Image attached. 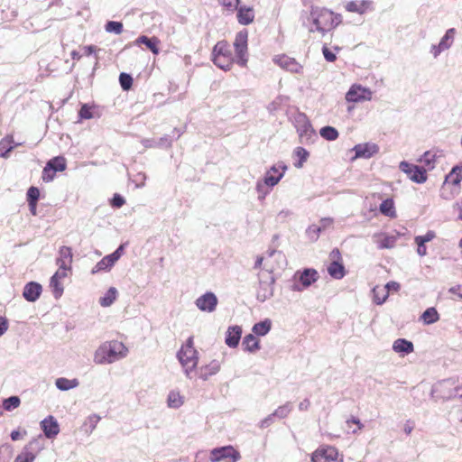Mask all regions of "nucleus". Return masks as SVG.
<instances>
[{
	"mask_svg": "<svg viewBox=\"0 0 462 462\" xmlns=\"http://www.w3.org/2000/svg\"><path fill=\"white\" fill-rule=\"evenodd\" d=\"M309 21L311 23L309 31L310 32H318L324 36L341 23L342 17L340 14H334L327 8L312 6Z\"/></svg>",
	"mask_w": 462,
	"mask_h": 462,
	"instance_id": "obj_1",
	"label": "nucleus"
},
{
	"mask_svg": "<svg viewBox=\"0 0 462 462\" xmlns=\"http://www.w3.org/2000/svg\"><path fill=\"white\" fill-rule=\"evenodd\" d=\"M128 349L119 341L113 340L102 344L95 352L94 362L97 365L112 364L124 358Z\"/></svg>",
	"mask_w": 462,
	"mask_h": 462,
	"instance_id": "obj_2",
	"label": "nucleus"
},
{
	"mask_svg": "<svg viewBox=\"0 0 462 462\" xmlns=\"http://www.w3.org/2000/svg\"><path fill=\"white\" fill-rule=\"evenodd\" d=\"M294 125L299 135L300 143L303 144H310L317 140V134L310 120L304 114H298L295 116Z\"/></svg>",
	"mask_w": 462,
	"mask_h": 462,
	"instance_id": "obj_3",
	"label": "nucleus"
},
{
	"mask_svg": "<svg viewBox=\"0 0 462 462\" xmlns=\"http://www.w3.org/2000/svg\"><path fill=\"white\" fill-rule=\"evenodd\" d=\"M177 358L183 367L186 376L192 379L199 362L198 351L196 349H180L177 353Z\"/></svg>",
	"mask_w": 462,
	"mask_h": 462,
	"instance_id": "obj_4",
	"label": "nucleus"
},
{
	"mask_svg": "<svg viewBox=\"0 0 462 462\" xmlns=\"http://www.w3.org/2000/svg\"><path fill=\"white\" fill-rule=\"evenodd\" d=\"M247 41V30H241L236 34L234 48L236 57V63L240 67H245L248 61Z\"/></svg>",
	"mask_w": 462,
	"mask_h": 462,
	"instance_id": "obj_5",
	"label": "nucleus"
},
{
	"mask_svg": "<svg viewBox=\"0 0 462 462\" xmlns=\"http://www.w3.org/2000/svg\"><path fill=\"white\" fill-rule=\"evenodd\" d=\"M294 278L296 282L293 283L291 290L293 291H302L318 281L319 273L313 268H305L301 272L298 271Z\"/></svg>",
	"mask_w": 462,
	"mask_h": 462,
	"instance_id": "obj_6",
	"label": "nucleus"
},
{
	"mask_svg": "<svg viewBox=\"0 0 462 462\" xmlns=\"http://www.w3.org/2000/svg\"><path fill=\"white\" fill-rule=\"evenodd\" d=\"M373 97V92L370 88L363 87L360 84H353L346 93V100L348 103H360L370 101Z\"/></svg>",
	"mask_w": 462,
	"mask_h": 462,
	"instance_id": "obj_7",
	"label": "nucleus"
},
{
	"mask_svg": "<svg viewBox=\"0 0 462 462\" xmlns=\"http://www.w3.org/2000/svg\"><path fill=\"white\" fill-rule=\"evenodd\" d=\"M399 169L415 183L421 184L427 180V173L422 167L402 161L400 162Z\"/></svg>",
	"mask_w": 462,
	"mask_h": 462,
	"instance_id": "obj_8",
	"label": "nucleus"
},
{
	"mask_svg": "<svg viewBox=\"0 0 462 462\" xmlns=\"http://www.w3.org/2000/svg\"><path fill=\"white\" fill-rule=\"evenodd\" d=\"M288 167L283 162H278L273 165L264 174L263 180L269 188L276 186L283 178Z\"/></svg>",
	"mask_w": 462,
	"mask_h": 462,
	"instance_id": "obj_9",
	"label": "nucleus"
},
{
	"mask_svg": "<svg viewBox=\"0 0 462 462\" xmlns=\"http://www.w3.org/2000/svg\"><path fill=\"white\" fill-rule=\"evenodd\" d=\"M241 456L237 450L232 446H224L213 448L210 451L209 459L211 462H219L226 458H230L231 462H236L240 459Z\"/></svg>",
	"mask_w": 462,
	"mask_h": 462,
	"instance_id": "obj_10",
	"label": "nucleus"
},
{
	"mask_svg": "<svg viewBox=\"0 0 462 462\" xmlns=\"http://www.w3.org/2000/svg\"><path fill=\"white\" fill-rule=\"evenodd\" d=\"M273 62L282 69L291 73L301 75L303 73V66L294 58L288 55H276L273 59Z\"/></svg>",
	"mask_w": 462,
	"mask_h": 462,
	"instance_id": "obj_11",
	"label": "nucleus"
},
{
	"mask_svg": "<svg viewBox=\"0 0 462 462\" xmlns=\"http://www.w3.org/2000/svg\"><path fill=\"white\" fill-rule=\"evenodd\" d=\"M218 299L212 291H207L195 300L196 307L203 312L212 313L217 310Z\"/></svg>",
	"mask_w": 462,
	"mask_h": 462,
	"instance_id": "obj_12",
	"label": "nucleus"
},
{
	"mask_svg": "<svg viewBox=\"0 0 462 462\" xmlns=\"http://www.w3.org/2000/svg\"><path fill=\"white\" fill-rule=\"evenodd\" d=\"M268 272L267 280L263 281V276H259V288L257 290L256 298L261 302L265 301L273 295L274 277L272 275V270Z\"/></svg>",
	"mask_w": 462,
	"mask_h": 462,
	"instance_id": "obj_13",
	"label": "nucleus"
},
{
	"mask_svg": "<svg viewBox=\"0 0 462 462\" xmlns=\"http://www.w3.org/2000/svg\"><path fill=\"white\" fill-rule=\"evenodd\" d=\"M338 451L332 446L317 449L311 456L312 462H334L337 460Z\"/></svg>",
	"mask_w": 462,
	"mask_h": 462,
	"instance_id": "obj_14",
	"label": "nucleus"
},
{
	"mask_svg": "<svg viewBox=\"0 0 462 462\" xmlns=\"http://www.w3.org/2000/svg\"><path fill=\"white\" fill-rule=\"evenodd\" d=\"M356 158L369 159L379 152V147L374 143H358L354 146Z\"/></svg>",
	"mask_w": 462,
	"mask_h": 462,
	"instance_id": "obj_15",
	"label": "nucleus"
},
{
	"mask_svg": "<svg viewBox=\"0 0 462 462\" xmlns=\"http://www.w3.org/2000/svg\"><path fill=\"white\" fill-rule=\"evenodd\" d=\"M221 368V363L218 360H212L209 364L200 366L194 374H197L199 378L203 381L208 380L210 376L215 375L219 372Z\"/></svg>",
	"mask_w": 462,
	"mask_h": 462,
	"instance_id": "obj_16",
	"label": "nucleus"
},
{
	"mask_svg": "<svg viewBox=\"0 0 462 462\" xmlns=\"http://www.w3.org/2000/svg\"><path fill=\"white\" fill-rule=\"evenodd\" d=\"M41 428L48 439L56 437L60 432V426L57 420L50 415L41 421Z\"/></svg>",
	"mask_w": 462,
	"mask_h": 462,
	"instance_id": "obj_17",
	"label": "nucleus"
},
{
	"mask_svg": "<svg viewBox=\"0 0 462 462\" xmlns=\"http://www.w3.org/2000/svg\"><path fill=\"white\" fill-rule=\"evenodd\" d=\"M42 291V287L39 282H30L25 284L23 291V298L29 302L36 301Z\"/></svg>",
	"mask_w": 462,
	"mask_h": 462,
	"instance_id": "obj_18",
	"label": "nucleus"
},
{
	"mask_svg": "<svg viewBox=\"0 0 462 462\" xmlns=\"http://www.w3.org/2000/svg\"><path fill=\"white\" fill-rule=\"evenodd\" d=\"M72 259V249L69 246L63 245L59 250V256L56 259V263L60 269L71 268Z\"/></svg>",
	"mask_w": 462,
	"mask_h": 462,
	"instance_id": "obj_19",
	"label": "nucleus"
},
{
	"mask_svg": "<svg viewBox=\"0 0 462 462\" xmlns=\"http://www.w3.org/2000/svg\"><path fill=\"white\" fill-rule=\"evenodd\" d=\"M242 335V328L239 326H231L227 328L226 333L225 343L229 347H236L239 344Z\"/></svg>",
	"mask_w": 462,
	"mask_h": 462,
	"instance_id": "obj_20",
	"label": "nucleus"
},
{
	"mask_svg": "<svg viewBox=\"0 0 462 462\" xmlns=\"http://www.w3.org/2000/svg\"><path fill=\"white\" fill-rule=\"evenodd\" d=\"M374 242L379 249H390L395 245L396 237L386 234H375L373 236Z\"/></svg>",
	"mask_w": 462,
	"mask_h": 462,
	"instance_id": "obj_21",
	"label": "nucleus"
},
{
	"mask_svg": "<svg viewBox=\"0 0 462 462\" xmlns=\"http://www.w3.org/2000/svg\"><path fill=\"white\" fill-rule=\"evenodd\" d=\"M371 2L368 0H356L348 2L346 5V9L351 13H356L359 14H365L369 8Z\"/></svg>",
	"mask_w": 462,
	"mask_h": 462,
	"instance_id": "obj_22",
	"label": "nucleus"
},
{
	"mask_svg": "<svg viewBox=\"0 0 462 462\" xmlns=\"http://www.w3.org/2000/svg\"><path fill=\"white\" fill-rule=\"evenodd\" d=\"M237 20L239 23L247 25L250 24L254 18L253 8L247 6L237 7Z\"/></svg>",
	"mask_w": 462,
	"mask_h": 462,
	"instance_id": "obj_23",
	"label": "nucleus"
},
{
	"mask_svg": "<svg viewBox=\"0 0 462 462\" xmlns=\"http://www.w3.org/2000/svg\"><path fill=\"white\" fill-rule=\"evenodd\" d=\"M393 349L396 353L410 354L413 352L414 347L411 341L405 338H398L393 342Z\"/></svg>",
	"mask_w": 462,
	"mask_h": 462,
	"instance_id": "obj_24",
	"label": "nucleus"
},
{
	"mask_svg": "<svg viewBox=\"0 0 462 462\" xmlns=\"http://www.w3.org/2000/svg\"><path fill=\"white\" fill-rule=\"evenodd\" d=\"M328 274L334 279H342L345 274V267L337 260H333L328 266Z\"/></svg>",
	"mask_w": 462,
	"mask_h": 462,
	"instance_id": "obj_25",
	"label": "nucleus"
},
{
	"mask_svg": "<svg viewBox=\"0 0 462 462\" xmlns=\"http://www.w3.org/2000/svg\"><path fill=\"white\" fill-rule=\"evenodd\" d=\"M137 44H144L153 54H158L160 50L158 48L159 40L155 37L149 38L142 35L136 40Z\"/></svg>",
	"mask_w": 462,
	"mask_h": 462,
	"instance_id": "obj_26",
	"label": "nucleus"
},
{
	"mask_svg": "<svg viewBox=\"0 0 462 462\" xmlns=\"http://www.w3.org/2000/svg\"><path fill=\"white\" fill-rule=\"evenodd\" d=\"M272 328V321L269 319H265L263 321L255 323L253 326L252 331L256 336L263 337L269 333Z\"/></svg>",
	"mask_w": 462,
	"mask_h": 462,
	"instance_id": "obj_27",
	"label": "nucleus"
},
{
	"mask_svg": "<svg viewBox=\"0 0 462 462\" xmlns=\"http://www.w3.org/2000/svg\"><path fill=\"white\" fill-rule=\"evenodd\" d=\"M244 349L248 352H255L260 348L259 340L255 337L254 334L246 335L242 343Z\"/></svg>",
	"mask_w": 462,
	"mask_h": 462,
	"instance_id": "obj_28",
	"label": "nucleus"
},
{
	"mask_svg": "<svg viewBox=\"0 0 462 462\" xmlns=\"http://www.w3.org/2000/svg\"><path fill=\"white\" fill-rule=\"evenodd\" d=\"M212 55H213V57L224 56L226 58H233L231 51L229 49V45L225 41L218 42L214 46Z\"/></svg>",
	"mask_w": 462,
	"mask_h": 462,
	"instance_id": "obj_29",
	"label": "nucleus"
},
{
	"mask_svg": "<svg viewBox=\"0 0 462 462\" xmlns=\"http://www.w3.org/2000/svg\"><path fill=\"white\" fill-rule=\"evenodd\" d=\"M420 319L425 325H430L439 319V314L434 307H430L424 310Z\"/></svg>",
	"mask_w": 462,
	"mask_h": 462,
	"instance_id": "obj_30",
	"label": "nucleus"
},
{
	"mask_svg": "<svg viewBox=\"0 0 462 462\" xmlns=\"http://www.w3.org/2000/svg\"><path fill=\"white\" fill-rule=\"evenodd\" d=\"M78 379H68L65 377H60L56 379L55 385L60 391H69L70 389L76 388L79 385Z\"/></svg>",
	"mask_w": 462,
	"mask_h": 462,
	"instance_id": "obj_31",
	"label": "nucleus"
},
{
	"mask_svg": "<svg viewBox=\"0 0 462 462\" xmlns=\"http://www.w3.org/2000/svg\"><path fill=\"white\" fill-rule=\"evenodd\" d=\"M380 212L390 217H394L396 216V211L394 208V202L393 199H386L383 200L379 207Z\"/></svg>",
	"mask_w": 462,
	"mask_h": 462,
	"instance_id": "obj_32",
	"label": "nucleus"
},
{
	"mask_svg": "<svg viewBox=\"0 0 462 462\" xmlns=\"http://www.w3.org/2000/svg\"><path fill=\"white\" fill-rule=\"evenodd\" d=\"M117 297V290L115 287H110L104 296H102L99 299V304L102 307H109L111 306L114 301L116 300Z\"/></svg>",
	"mask_w": 462,
	"mask_h": 462,
	"instance_id": "obj_33",
	"label": "nucleus"
},
{
	"mask_svg": "<svg viewBox=\"0 0 462 462\" xmlns=\"http://www.w3.org/2000/svg\"><path fill=\"white\" fill-rule=\"evenodd\" d=\"M14 139L12 135H8L0 141V157H8L10 152L14 149L12 145Z\"/></svg>",
	"mask_w": 462,
	"mask_h": 462,
	"instance_id": "obj_34",
	"label": "nucleus"
},
{
	"mask_svg": "<svg viewBox=\"0 0 462 462\" xmlns=\"http://www.w3.org/2000/svg\"><path fill=\"white\" fill-rule=\"evenodd\" d=\"M115 263L108 255L103 257L91 270L92 274H96L99 272H106L111 269Z\"/></svg>",
	"mask_w": 462,
	"mask_h": 462,
	"instance_id": "obj_35",
	"label": "nucleus"
},
{
	"mask_svg": "<svg viewBox=\"0 0 462 462\" xmlns=\"http://www.w3.org/2000/svg\"><path fill=\"white\" fill-rule=\"evenodd\" d=\"M168 406L170 408L178 409L183 404V396L179 392L171 391L167 399Z\"/></svg>",
	"mask_w": 462,
	"mask_h": 462,
	"instance_id": "obj_36",
	"label": "nucleus"
},
{
	"mask_svg": "<svg viewBox=\"0 0 462 462\" xmlns=\"http://www.w3.org/2000/svg\"><path fill=\"white\" fill-rule=\"evenodd\" d=\"M214 64L219 69L227 71L230 70L234 62V58H226L224 56L213 57Z\"/></svg>",
	"mask_w": 462,
	"mask_h": 462,
	"instance_id": "obj_37",
	"label": "nucleus"
},
{
	"mask_svg": "<svg viewBox=\"0 0 462 462\" xmlns=\"http://www.w3.org/2000/svg\"><path fill=\"white\" fill-rule=\"evenodd\" d=\"M462 164L456 165L447 175L446 181H450L454 185H458L462 180Z\"/></svg>",
	"mask_w": 462,
	"mask_h": 462,
	"instance_id": "obj_38",
	"label": "nucleus"
},
{
	"mask_svg": "<svg viewBox=\"0 0 462 462\" xmlns=\"http://www.w3.org/2000/svg\"><path fill=\"white\" fill-rule=\"evenodd\" d=\"M373 300L377 305H382L384 303L388 298V292L385 289H383L382 287L375 286L373 290Z\"/></svg>",
	"mask_w": 462,
	"mask_h": 462,
	"instance_id": "obj_39",
	"label": "nucleus"
},
{
	"mask_svg": "<svg viewBox=\"0 0 462 462\" xmlns=\"http://www.w3.org/2000/svg\"><path fill=\"white\" fill-rule=\"evenodd\" d=\"M455 33H456L455 28H450L446 31L444 36L440 39V42L439 43L442 49H444L446 51L451 47V45L453 44V42H454Z\"/></svg>",
	"mask_w": 462,
	"mask_h": 462,
	"instance_id": "obj_40",
	"label": "nucleus"
},
{
	"mask_svg": "<svg viewBox=\"0 0 462 462\" xmlns=\"http://www.w3.org/2000/svg\"><path fill=\"white\" fill-rule=\"evenodd\" d=\"M33 443H30L29 447H26L14 459V462H33L35 459V454L30 450Z\"/></svg>",
	"mask_w": 462,
	"mask_h": 462,
	"instance_id": "obj_41",
	"label": "nucleus"
},
{
	"mask_svg": "<svg viewBox=\"0 0 462 462\" xmlns=\"http://www.w3.org/2000/svg\"><path fill=\"white\" fill-rule=\"evenodd\" d=\"M54 172L62 171L66 169V160L62 156H57L51 159L46 163Z\"/></svg>",
	"mask_w": 462,
	"mask_h": 462,
	"instance_id": "obj_42",
	"label": "nucleus"
},
{
	"mask_svg": "<svg viewBox=\"0 0 462 462\" xmlns=\"http://www.w3.org/2000/svg\"><path fill=\"white\" fill-rule=\"evenodd\" d=\"M293 154L298 158V162H294V166L298 169L303 166V163L308 160L310 155L305 148L300 146L294 150Z\"/></svg>",
	"mask_w": 462,
	"mask_h": 462,
	"instance_id": "obj_43",
	"label": "nucleus"
},
{
	"mask_svg": "<svg viewBox=\"0 0 462 462\" xmlns=\"http://www.w3.org/2000/svg\"><path fill=\"white\" fill-rule=\"evenodd\" d=\"M319 134L322 138L328 141H335L338 137L337 130L333 126H324L320 129Z\"/></svg>",
	"mask_w": 462,
	"mask_h": 462,
	"instance_id": "obj_44",
	"label": "nucleus"
},
{
	"mask_svg": "<svg viewBox=\"0 0 462 462\" xmlns=\"http://www.w3.org/2000/svg\"><path fill=\"white\" fill-rule=\"evenodd\" d=\"M293 409V405L291 402H287L283 405L279 406L274 411L273 415H275L278 419H284L288 417L291 411Z\"/></svg>",
	"mask_w": 462,
	"mask_h": 462,
	"instance_id": "obj_45",
	"label": "nucleus"
},
{
	"mask_svg": "<svg viewBox=\"0 0 462 462\" xmlns=\"http://www.w3.org/2000/svg\"><path fill=\"white\" fill-rule=\"evenodd\" d=\"M346 423L348 427V432H351L353 434H357L359 430H361L364 428V424L358 418L356 417H351L349 420L346 421Z\"/></svg>",
	"mask_w": 462,
	"mask_h": 462,
	"instance_id": "obj_46",
	"label": "nucleus"
},
{
	"mask_svg": "<svg viewBox=\"0 0 462 462\" xmlns=\"http://www.w3.org/2000/svg\"><path fill=\"white\" fill-rule=\"evenodd\" d=\"M50 287L52 290L53 295L56 299L60 298L63 293V286L60 282V280L54 275L51 276L50 281Z\"/></svg>",
	"mask_w": 462,
	"mask_h": 462,
	"instance_id": "obj_47",
	"label": "nucleus"
},
{
	"mask_svg": "<svg viewBox=\"0 0 462 462\" xmlns=\"http://www.w3.org/2000/svg\"><path fill=\"white\" fill-rule=\"evenodd\" d=\"M21 403L18 396H11L4 400L3 407L5 411H11L16 409Z\"/></svg>",
	"mask_w": 462,
	"mask_h": 462,
	"instance_id": "obj_48",
	"label": "nucleus"
},
{
	"mask_svg": "<svg viewBox=\"0 0 462 462\" xmlns=\"http://www.w3.org/2000/svg\"><path fill=\"white\" fill-rule=\"evenodd\" d=\"M106 32L120 34L123 32V23L116 21H109L105 25Z\"/></svg>",
	"mask_w": 462,
	"mask_h": 462,
	"instance_id": "obj_49",
	"label": "nucleus"
},
{
	"mask_svg": "<svg viewBox=\"0 0 462 462\" xmlns=\"http://www.w3.org/2000/svg\"><path fill=\"white\" fill-rule=\"evenodd\" d=\"M272 188L267 187L264 184V180H258L256 182L255 189L258 193L259 199H264V198L270 193Z\"/></svg>",
	"mask_w": 462,
	"mask_h": 462,
	"instance_id": "obj_50",
	"label": "nucleus"
},
{
	"mask_svg": "<svg viewBox=\"0 0 462 462\" xmlns=\"http://www.w3.org/2000/svg\"><path fill=\"white\" fill-rule=\"evenodd\" d=\"M321 231L322 227H319L317 225H311L307 228L306 235L310 241L315 242L318 240Z\"/></svg>",
	"mask_w": 462,
	"mask_h": 462,
	"instance_id": "obj_51",
	"label": "nucleus"
},
{
	"mask_svg": "<svg viewBox=\"0 0 462 462\" xmlns=\"http://www.w3.org/2000/svg\"><path fill=\"white\" fill-rule=\"evenodd\" d=\"M119 82H120L121 88L124 90H129L133 85V78L131 77V75L122 72L119 75Z\"/></svg>",
	"mask_w": 462,
	"mask_h": 462,
	"instance_id": "obj_52",
	"label": "nucleus"
},
{
	"mask_svg": "<svg viewBox=\"0 0 462 462\" xmlns=\"http://www.w3.org/2000/svg\"><path fill=\"white\" fill-rule=\"evenodd\" d=\"M27 201L37 203L40 198V190L36 187H30L27 190Z\"/></svg>",
	"mask_w": 462,
	"mask_h": 462,
	"instance_id": "obj_53",
	"label": "nucleus"
},
{
	"mask_svg": "<svg viewBox=\"0 0 462 462\" xmlns=\"http://www.w3.org/2000/svg\"><path fill=\"white\" fill-rule=\"evenodd\" d=\"M219 4L227 11L234 12L237 9L239 0H218Z\"/></svg>",
	"mask_w": 462,
	"mask_h": 462,
	"instance_id": "obj_54",
	"label": "nucleus"
},
{
	"mask_svg": "<svg viewBox=\"0 0 462 462\" xmlns=\"http://www.w3.org/2000/svg\"><path fill=\"white\" fill-rule=\"evenodd\" d=\"M436 237V234L432 230H429L425 235L423 236H417L414 238L415 242H421L423 244H426L428 242H430Z\"/></svg>",
	"mask_w": 462,
	"mask_h": 462,
	"instance_id": "obj_55",
	"label": "nucleus"
},
{
	"mask_svg": "<svg viewBox=\"0 0 462 462\" xmlns=\"http://www.w3.org/2000/svg\"><path fill=\"white\" fill-rule=\"evenodd\" d=\"M79 116L80 118L82 119H91L94 117L92 112H91V107L88 106L87 104H84L80 109H79Z\"/></svg>",
	"mask_w": 462,
	"mask_h": 462,
	"instance_id": "obj_56",
	"label": "nucleus"
},
{
	"mask_svg": "<svg viewBox=\"0 0 462 462\" xmlns=\"http://www.w3.org/2000/svg\"><path fill=\"white\" fill-rule=\"evenodd\" d=\"M55 173L47 164L46 166L43 168V171H42V179L43 181L45 182H50L51 180H53L54 177H55Z\"/></svg>",
	"mask_w": 462,
	"mask_h": 462,
	"instance_id": "obj_57",
	"label": "nucleus"
},
{
	"mask_svg": "<svg viewBox=\"0 0 462 462\" xmlns=\"http://www.w3.org/2000/svg\"><path fill=\"white\" fill-rule=\"evenodd\" d=\"M125 203V199L119 194H114L111 199V205L114 208H120Z\"/></svg>",
	"mask_w": 462,
	"mask_h": 462,
	"instance_id": "obj_58",
	"label": "nucleus"
},
{
	"mask_svg": "<svg viewBox=\"0 0 462 462\" xmlns=\"http://www.w3.org/2000/svg\"><path fill=\"white\" fill-rule=\"evenodd\" d=\"M322 53L324 55L325 60L328 62H333L337 59L336 54L333 51H331L326 45L322 47Z\"/></svg>",
	"mask_w": 462,
	"mask_h": 462,
	"instance_id": "obj_59",
	"label": "nucleus"
},
{
	"mask_svg": "<svg viewBox=\"0 0 462 462\" xmlns=\"http://www.w3.org/2000/svg\"><path fill=\"white\" fill-rule=\"evenodd\" d=\"M99 420H100V417H98L97 415H93L88 419V421L86 422V426L88 427L90 432H92L96 429L97 424L99 421Z\"/></svg>",
	"mask_w": 462,
	"mask_h": 462,
	"instance_id": "obj_60",
	"label": "nucleus"
},
{
	"mask_svg": "<svg viewBox=\"0 0 462 462\" xmlns=\"http://www.w3.org/2000/svg\"><path fill=\"white\" fill-rule=\"evenodd\" d=\"M274 418L275 415H273V412L269 414L266 418H264L263 420H262L260 421V428L262 429H265L267 427H269L270 425H272L274 421Z\"/></svg>",
	"mask_w": 462,
	"mask_h": 462,
	"instance_id": "obj_61",
	"label": "nucleus"
},
{
	"mask_svg": "<svg viewBox=\"0 0 462 462\" xmlns=\"http://www.w3.org/2000/svg\"><path fill=\"white\" fill-rule=\"evenodd\" d=\"M158 147H170L171 145V140L168 135L157 139Z\"/></svg>",
	"mask_w": 462,
	"mask_h": 462,
	"instance_id": "obj_62",
	"label": "nucleus"
},
{
	"mask_svg": "<svg viewBox=\"0 0 462 462\" xmlns=\"http://www.w3.org/2000/svg\"><path fill=\"white\" fill-rule=\"evenodd\" d=\"M400 284L396 282H387L383 287H382L383 289H385L386 291L389 293V291H398L400 290Z\"/></svg>",
	"mask_w": 462,
	"mask_h": 462,
	"instance_id": "obj_63",
	"label": "nucleus"
},
{
	"mask_svg": "<svg viewBox=\"0 0 462 462\" xmlns=\"http://www.w3.org/2000/svg\"><path fill=\"white\" fill-rule=\"evenodd\" d=\"M453 209L455 212L458 213L457 219L462 220V199L453 205Z\"/></svg>",
	"mask_w": 462,
	"mask_h": 462,
	"instance_id": "obj_64",
	"label": "nucleus"
}]
</instances>
